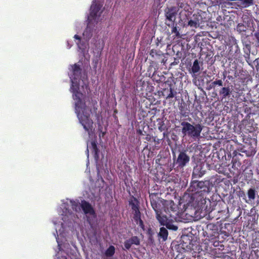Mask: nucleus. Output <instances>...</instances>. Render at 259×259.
<instances>
[{"mask_svg":"<svg viewBox=\"0 0 259 259\" xmlns=\"http://www.w3.org/2000/svg\"><path fill=\"white\" fill-rule=\"evenodd\" d=\"M213 185L209 181H193L191 183L183 197L180 200V204H183L184 210H215L220 209L218 202L206 201L204 195L208 193Z\"/></svg>","mask_w":259,"mask_h":259,"instance_id":"f257e3e1","label":"nucleus"},{"mask_svg":"<svg viewBox=\"0 0 259 259\" xmlns=\"http://www.w3.org/2000/svg\"><path fill=\"white\" fill-rule=\"evenodd\" d=\"M157 192H149V197L151 206L154 210H175L176 204L172 200L158 199Z\"/></svg>","mask_w":259,"mask_h":259,"instance_id":"f03ea898","label":"nucleus"},{"mask_svg":"<svg viewBox=\"0 0 259 259\" xmlns=\"http://www.w3.org/2000/svg\"><path fill=\"white\" fill-rule=\"evenodd\" d=\"M77 117L80 124L83 126V128L88 133L89 135L93 132V121L90 118V113L91 109L88 107L85 104L77 111Z\"/></svg>","mask_w":259,"mask_h":259,"instance_id":"7ed1b4c3","label":"nucleus"},{"mask_svg":"<svg viewBox=\"0 0 259 259\" xmlns=\"http://www.w3.org/2000/svg\"><path fill=\"white\" fill-rule=\"evenodd\" d=\"M192 236L188 235H183L181 237V243L184 252H192L193 256H196L197 253L200 252V247L198 242L193 239Z\"/></svg>","mask_w":259,"mask_h":259,"instance_id":"20e7f679","label":"nucleus"},{"mask_svg":"<svg viewBox=\"0 0 259 259\" xmlns=\"http://www.w3.org/2000/svg\"><path fill=\"white\" fill-rule=\"evenodd\" d=\"M181 125L182 126V133L184 136H188L195 139L200 137L203 129L201 124L193 125L188 122L183 121L181 123Z\"/></svg>","mask_w":259,"mask_h":259,"instance_id":"39448f33","label":"nucleus"},{"mask_svg":"<svg viewBox=\"0 0 259 259\" xmlns=\"http://www.w3.org/2000/svg\"><path fill=\"white\" fill-rule=\"evenodd\" d=\"M177 4L182 9L179 13V22L183 26H187L189 22V18L192 15V9L187 3L181 2L180 0H177Z\"/></svg>","mask_w":259,"mask_h":259,"instance_id":"423d86ee","label":"nucleus"},{"mask_svg":"<svg viewBox=\"0 0 259 259\" xmlns=\"http://www.w3.org/2000/svg\"><path fill=\"white\" fill-rule=\"evenodd\" d=\"M179 221L189 222L200 220L203 218H206L207 211H190L191 214L186 213V211H177Z\"/></svg>","mask_w":259,"mask_h":259,"instance_id":"0eeeda50","label":"nucleus"},{"mask_svg":"<svg viewBox=\"0 0 259 259\" xmlns=\"http://www.w3.org/2000/svg\"><path fill=\"white\" fill-rule=\"evenodd\" d=\"M78 80L71 79V86L70 90L73 94V98L75 101V109L78 111L79 109L84 105V102L81 100L82 94L79 92V85Z\"/></svg>","mask_w":259,"mask_h":259,"instance_id":"6e6552de","label":"nucleus"},{"mask_svg":"<svg viewBox=\"0 0 259 259\" xmlns=\"http://www.w3.org/2000/svg\"><path fill=\"white\" fill-rule=\"evenodd\" d=\"M156 218L161 225L166 226V228L172 231H177L178 227L174 224L175 218H172L170 215L163 214L162 211H156Z\"/></svg>","mask_w":259,"mask_h":259,"instance_id":"1a4fd4ad","label":"nucleus"},{"mask_svg":"<svg viewBox=\"0 0 259 259\" xmlns=\"http://www.w3.org/2000/svg\"><path fill=\"white\" fill-rule=\"evenodd\" d=\"M203 234L206 238L212 240L219 238V232L217 226L213 224H209L206 226L205 231H203Z\"/></svg>","mask_w":259,"mask_h":259,"instance_id":"9d476101","label":"nucleus"},{"mask_svg":"<svg viewBox=\"0 0 259 259\" xmlns=\"http://www.w3.org/2000/svg\"><path fill=\"white\" fill-rule=\"evenodd\" d=\"M61 201L60 208L62 210H70V208L73 210H77L79 208L78 199L73 200L66 198L62 200Z\"/></svg>","mask_w":259,"mask_h":259,"instance_id":"9b49d317","label":"nucleus"},{"mask_svg":"<svg viewBox=\"0 0 259 259\" xmlns=\"http://www.w3.org/2000/svg\"><path fill=\"white\" fill-rule=\"evenodd\" d=\"M180 8L177 6L167 7L164 10V16L166 20L170 22H175L176 16L180 11Z\"/></svg>","mask_w":259,"mask_h":259,"instance_id":"f8f14e48","label":"nucleus"},{"mask_svg":"<svg viewBox=\"0 0 259 259\" xmlns=\"http://www.w3.org/2000/svg\"><path fill=\"white\" fill-rule=\"evenodd\" d=\"M190 161V157L186 154L185 151H181L178 155L176 163L178 166L183 168Z\"/></svg>","mask_w":259,"mask_h":259,"instance_id":"ddd939ff","label":"nucleus"},{"mask_svg":"<svg viewBox=\"0 0 259 259\" xmlns=\"http://www.w3.org/2000/svg\"><path fill=\"white\" fill-rule=\"evenodd\" d=\"M201 12V11H200V12L194 13L193 15L192 19H190L188 22L189 26L197 28L199 26L200 24L203 22V18L200 14Z\"/></svg>","mask_w":259,"mask_h":259,"instance_id":"4468645a","label":"nucleus"},{"mask_svg":"<svg viewBox=\"0 0 259 259\" xmlns=\"http://www.w3.org/2000/svg\"><path fill=\"white\" fill-rule=\"evenodd\" d=\"M87 220L91 227H93L97 223L96 211H83Z\"/></svg>","mask_w":259,"mask_h":259,"instance_id":"2eb2a0df","label":"nucleus"},{"mask_svg":"<svg viewBox=\"0 0 259 259\" xmlns=\"http://www.w3.org/2000/svg\"><path fill=\"white\" fill-rule=\"evenodd\" d=\"M128 206L132 210H139L140 209V201L136 197L131 196L128 199Z\"/></svg>","mask_w":259,"mask_h":259,"instance_id":"dca6fc26","label":"nucleus"},{"mask_svg":"<svg viewBox=\"0 0 259 259\" xmlns=\"http://www.w3.org/2000/svg\"><path fill=\"white\" fill-rule=\"evenodd\" d=\"M72 80H79L81 75V69L78 64H74L72 66Z\"/></svg>","mask_w":259,"mask_h":259,"instance_id":"f3484780","label":"nucleus"},{"mask_svg":"<svg viewBox=\"0 0 259 259\" xmlns=\"http://www.w3.org/2000/svg\"><path fill=\"white\" fill-rule=\"evenodd\" d=\"M200 250H204L206 252H210L212 250V245L211 240L205 238V239L199 245Z\"/></svg>","mask_w":259,"mask_h":259,"instance_id":"a211bd4d","label":"nucleus"},{"mask_svg":"<svg viewBox=\"0 0 259 259\" xmlns=\"http://www.w3.org/2000/svg\"><path fill=\"white\" fill-rule=\"evenodd\" d=\"M232 89L230 87H222L219 91V95L222 97V99L229 97L232 94Z\"/></svg>","mask_w":259,"mask_h":259,"instance_id":"6ab92c4d","label":"nucleus"},{"mask_svg":"<svg viewBox=\"0 0 259 259\" xmlns=\"http://www.w3.org/2000/svg\"><path fill=\"white\" fill-rule=\"evenodd\" d=\"M101 7L102 6L100 4H93L91 6L90 16L93 19H95Z\"/></svg>","mask_w":259,"mask_h":259,"instance_id":"aec40b11","label":"nucleus"},{"mask_svg":"<svg viewBox=\"0 0 259 259\" xmlns=\"http://www.w3.org/2000/svg\"><path fill=\"white\" fill-rule=\"evenodd\" d=\"M200 67L199 62L197 59H196L193 62V65L190 70V73L192 74V77H196V74L200 71Z\"/></svg>","mask_w":259,"mask_h":259,"instance_id":"412c9836","label":"nucleus"},{"mask_svg":"<svg viewBox=\"0 0 259 259\" xmlns=\"http://www.w3.org/2000/svg\"><path fill=\"white\" fill-rule=\"evenodd\" d=\"M80 207L82 210H94L91 204L84 199L79 200V208L78 209H80Z\"/></svg>","mask_w":259,"mask_h":259,"instance_id":"4be33fe9","label":"nucleus"},{"mask_svg":"<svg viewBox=\"0 0 259 259\" xmlns=\"http://www.w3.org/2000/svg\"><path fill=\"white\" fill-rule=\"evenodd\" d=\"M134 219L136 224L144 230L145 229L143 221L141 219V211H135L134 216Z\"/></svg>","mask_w":259,"mask_h":259,"instance_id":"5701e85b","label":"nucleus"},{"mask_svg":"<svg viewBox=\"0 0 259 259\" xmlns=\"http://www.w3.org/2000/svg\"><path fill=\"white\" fill-rule=\"evenodd\" d=\"M95 48L94 49V52L96 51L98 55H101V52L104 47V42L103 40H98L96 41L95 44Z\"/></svg>","mask_w":259,"mask_h":259,"instance_id":"b1692460","label":"nucleus"},{"mask_svg":"<svg viewBox=\"0 0 259 259\" xmlns=\"http://www.w3.org/2000/svg\"><path fill=\"white\" fill-rule=\"evenodd\" d=\"M90 148L92 149V153H94L95 158H98L99 151L97 143L95 141H92Z\"/></svg>","mask_w":259,"mask_h":259,"instance_id":"393cba45","label":"nucleus"},{"mask_svg":"<svg viewBox=\"0 0 259 259\" xmlns=\"http://www.w3.org/2000/svg\"><path fill=\"white\" fill-rule=\"evenodd\" d=\"M219 239L211 240L212 245L213 247H218L219 250H222L224 249V246L223 244V242L219 241Z\"/></svg>","mask_w":259,"mask_h":259,"instance_id":"a878e982","label":"nucleus"},{"mask_svg":"<svg viewBox=\"0 0 259 259\" xmlns=\"http://www.w3.org/2000/svg\"><path fill=\"white\" fill-rule=\"evenodd\" d=\"M115 252V247L113 245H110L105 251V255L106 257H110L114 255Z\"/></svg>","mask_w":259,"mask_h":259,"instance_id":"bb28decb","label":"nucleus"},{"mask_svg":"<svg viewBox=\"0 0 259 259\" xmlns=\"http://www.w3.org/2000/svg\"><path fill=\"white\" fill-rule=\"evenodd\" d=\"M171 31L172 33L175 34L174 36L175 37H177L178 38L181 37V35L178 29L177 25L175 22H172V27Z\"/></svg>","mask_w":259,"mask_h":259,"instance_id":"cd10ccee","label":"nucleus"},{"mask_svg":"<svg viewBox=\"0 0 259 259\" xmlns=\"http://www.w3.org/2000/svg\"><path fill=\"white\" fill-rule=\"evenodd\" d=\"M74 38H75L76 39L78 40V41L76 42V44H77L79 49V50H84L85 48V43L81 41V37L79 35L75 34L74 36Z\"/></svg>","mask_w":259,"mask_h":259,"instance_id":"c85d7f7f","label":"nucleus"},{"mask_svg":"<svg viewBox=\"0 0 259 259\" xmlns=\"http://www.w3.org/2000/svg\"><path fill=\"white\" fill-rule=\"evenodd\" d=\"M158 235L162 238L163 241H165L167 239L168 236V231L167 229L164 227H161L160 229Z\"/></svg>","mask_w":259,"mask_h":259,"instance_id":"c756f323","label":"nucleus"},{"mask_svg":"<svg viewBox=\"0 0 259 259\" xmlns=\"http://www.w3.org/2000/svg\"><path fill=\"white\" fill-rule=\"evenodd\" d=\"M172 179L168 177L167 179L166 187L167 189H169L170 191H173L175 188V182L172 181Z\"/></svg>","mask_w":259,"mask_h":259,"instance_id":"7c9ffc66","label":"nucleus"},{"mask_svg":"<svg viewBox=\"0 0 259 259\" xmlns=\"http://www.w3.org/2000/svg\"><path fill=\"white\" fill-rule=\"evenodd\" d=\"M204 171H201L199 169V168H195L193 170L192 176L193 178H200L204 175Z\"/></svg>","mask_w":259,"mask_h":259,"instance_id":"2f4dec72","label":"nucleus"},{"mask_svg":"<svg viewBox=\"0 0 259 259\" xmlns=\"http://www.w3.org/2000/svg\"><path fill=\"white\" fill-rule=\"evenodd\" d=\"M243 8H247L253 4V0H240Z\"/></svg>","mask_w":259,"mask_h":259,"instance_id":"473e14b6","label":"nucleus"},{"mask_svg":"<svg viewBox=\"0 0 259 259\" xmlns=\"http://www.w3.org/2000/svg\"><path fill=\"white\" fill-rule=\"evenodd\" d=\"M256 191L253 188H250L247 191V195L250 200H254L255 198Z\"/></svg>","mask_w":259,"mask_h":259,"instance_id":"72a5a7b5","label":"nucleus"},{"mask_svg":"<svg viewBox=\"0 0 259 259\" xmlns=\"http://www.w3.org/2000/svg\"><path fill=\"white\" fill-rule=\"evenodd\" d=\"M218 85L219 87H223V82L222 79H216L215 80L211 82V83L210 84L209 87L210 88H214L215 86Z\"/></svg>","mask_w":259,"mask_h":259,"instance_id":"f704fd0d","label":"nucleus"},{"mask_svg":"<svg viewBox=\"0 0 259 259\" xmlns=\"http://www.w3.org/2000/svg\"><path fill=\"white\" fill-rule=\"evenodd\" d=\"M177 95V92L174 91V89H172L171 87V84H170L169 88V93L167 95L166 98L170 99L174 98Z\"/></svg>","mask_w":259,"mask_h":259,"instance_id":"c9c22d12","label":"nucleus"},{"mask_svg":"<svg viewBox=\"0 0 259 259\" xmlns=\"http://www.w3.org/2000/svg\"><path fill=\"white\" fill-rule=\"evenodd\" d=\"M237 30L239 32H245L246 30V27L242 23H239L237 26Z\"/></svg>","mask_w":259,"mask_h":259,"instance_id":"e433bc0d","label":"nucleus"},{"mask_svg":"<svg viewBox=\"0 0 259 259\" xmlns=\"http://www.w3.org/2000/svg\"><path fill=\"white\" fill-rule=\"evenodd\" d=\"M232 167L234 168H238L241 164V162L237 160L236 159H233L232 161Z\"/></svg>","mask_w":259,"mask_h":259,"instance_id":"4c0bfd02","label":"nucleus"},{"mask_svg":"<svg viewBox=\"0 0 259 259\" xmlns=\"http://www.w3.org/2000/svg\"><path fill=\"white\" fill-rule=\"evenodd\" d=\"M130 240L133 244L138 245L140 244V241L139 238L137 236H133Z\"/></svg>","mask_w":259,"mask_h":259,"instance_id":"58836bf2","label":"nucleus"},{"mask_svg":"<svg viewBox=\"0 0 259 259\" xmlns=\"http://www.w3.org/2000/svg\"><path fill=\"white\" fill-rule=\"evenodd\" d=\"M132 245H133V244L130 239L124 241V246L126 249H129L131 248Z\"/></svg>","mask_w":259,"mask_h":259,"instance_id":"ea45409f","label":"nucleus"},{"mask_svg":"<svg viewBox=\"0 0 259 259\" xmlns=\"http://www.w3.org/2000/svg\"><path fill=\"white\" fill-rule=\"evenodd\" d=\"M212 211H207L206 215V219L208 220H211L214 218V217L212 214Z\"/></svg>","mask_w":259,"mask_h":259,"instance_id":"a19ab883","label":"nucleus"},{"mask_svg":"<svg viewBox=\"0 0 259 259\" xmlns=\"http://www.w3.org/2000/svg\"><path fill=\"white\" fill-rule=\"evenodd\" d=\"M239 75V73L238 72V71L236 70V68L235 69V72L234 73V78H237V77H238Z\"/></svg>","mask_w":259,"mask_h":259,"instance_id":"79ce46f5","label":"nucleus"},{"mask_svg":"<svg viewBox=\"0 0 259 259\" xmlns=\"http://www.w3.org/2000/svg\"><path fill=\"white\" fill-rule=\"evenodd\" d=\"M149 240L151 243H153L154 239L152 235H150L149 237Z\"/></svg>","mask_w":259,"mask_h":259,"instance_id":"37998d69","label":"nucleus"},{"mask_svg":"<svg viewBox=\"0 0 259 259\" xmlns=\"http://www.w3.org/2000/svg\"><path fill=\"white\" fill-rule=\"evenodd\" d=\"M145 139H146V140H147L148 141H150V140H151V135H149V134L147 135V136H146V138H145Z\"/></svg>","mask_w":259,"mask_h":259,"instance_id":"c03bdc74","label":"nucleus"},{"mask_svg":"<svg viewBox=\"0 0 259 259\" xmlns=\"http://www.w3.org/2000/svg\"><path fill=\"white\" fill-rule=\"evenodd\" d=\"M137 133L139 135H144V134L143 133L142 131L140 129L137 131Z\"/></svg>","mask_w":259,"mask_h":259,"instance_id":"a18cd8bd","label":"nucleus"},{"mask_svg":"<svg viewBox=\"0 0 259 259\" xmlns=\"http://www.w3.org/2000/svg\"><path fill=\"white\" fill-rule=\"evenodd\" d=\"M227 77V73L226 71L223 72V79L225 80Z\"/></svg>","mask_w":259,"mask_h":259,"instance_id":"49530a36","label":"nucleus"},{"mask_svg":"<svg viewBox=\"0 0 259 259\" xmlns=\"http://www.w3.org/2000/svg\"><path fill=\"white\" fill-rule=\"evenodd\" d=\"M227 77H228V78L229 79H230V80H232V79H234V78H234V76H232V75H228V76H227Z\"/></svg>","mask_w":259,"mask_h":259,"instance_id":"de8ad7c7","label":"nucleus"},{"mask_svg":"<svg viewBox=\"0 0 259 259\" xmlns=\"http://www.w3.org/2000/svg\"><path fill=\"white\" fill-rule=\"evenodd\" d=\"M158 129L160 132H162L164 130L162 125L159 126Z\"/></svg>","mask_w":259,"mask_h":259,"instance_id":"09e8293b","label":"nucleus"},{"mask_svg":"<svg viewBox=\"0 0 259 259\" xmlns=\"http://www.w3.org/2000/svg\"><path fill=\"white\" fill-rule=\"evenodd\" d=\"M242 18L243 20V22H245V20L246 19V18L247 19L248 17L247 16H243Z\"/></svg>","mask_w":259,"mask_h":259,"instance_id":"8fccbe9b","label":"nucleus"},{"mask_svg":"<svg viewBox=\"0 0 259 259\" xmlns=\"http://www.w3.org/2000/svg\"><path fill=\"white\" fill-rule=\"evenodd\" d=\"M67 44H68V48H71V45H70V44H69V42H68V41H67Z\"/></svg>","mask_w":259,"mask_h":259,"instance_id":"3c124183","label":"nucleus"},{"mask_svg":"<svg viewBox=\"0 0 259 259\" xmlns=\"http://www.w3.org/2000/svg\"><path fill=\"white\" fill-rule=\"evenodd\" d=\"M151 55H152V54H153V50H151V52H150V54Z\"/></svg>","mask_w":259,"mask_h":259,"instance_id":"603ef678","label":"nucleus"},{"mask_svg":"<svg viewBox=\"0 0 259 259\" xmlns=\"http://www.w3.org/2000/svg\"><path fill=\"white\" fill-rule=\"evenodd\" d=\"M151 55H152V54H153V50H151V52H150V54Z\"/></svg>","mask_w":259,"mask_h":259,"instance_id":"864d4df0","label":"nucleus"},{"mask_svg":"<svg viewBox=\"0 0 259 259\" xmlns=\"http://www.w3.org/2000/svg\"><path fill=\"white\" fill-rule=\"evenodd\" d=\"M253 211H250V213H248L247 214H251V212H252Z\"/></svg>","mask_w":259,"mask_h":259,"instance_id":"5fc2aeb1","label":"nucleus"},{"mask_svg":"<svg viewBox=\"0 0 259 259\" xmlns=\"http://www.w3.org/2000/svg\"><path fill=\"white\" fill-rule=\"evenodd\" d=\"M160 80L161 81H163V80H162V78H161L160 79Z\"/></svg>","mask_w":259,"mask_h":259,"instance_id":"6e6d98bb","label":"nucleus"},{"mask_svg":"<svg viewBox=\"0 0 259 259\" xmlns=\"http://www.w3.org/2000/svg\"><path fill=\"white\" fill-rule=\"evenodd\" d=\"M240 209V207H239L237 209V210H239Z\"/></svg>","mask_w":259,"mask_h":259,"instance_id":"4d7b16f0","label":"nucleus"},{"mask_svg":"<svg viewBox=\"0 0 259 259\" xmlns=\"http://www.w3.org/2000/svg\"><path fill=\"white\" fill-rule=\"evenodd\" d=\"M241 213H242V211H240L239 215H241Z\"/></svg>","mask_w":259,"mask_h":259,"instance_id":"13d9d810","label":"nucleus"},{"mask_svg":"<svg viewBox=\"0 0 259 259\" xmlns=\"http://www.w3.org/2000/svg\"><path fill=\"white\" fill-rule=\"evenodd\" d=\"M253 209H254L253 208H251V209H250V211L253 210Z\"/></svg>","mask_w":259,"mask_h":259,"instance_id":"bf43d9fd","label":"nucleus"},{"mask_svg":"<svg viewBox=\"0 0 259 259\" xmlns=\"http://www.w3.org/2000/svg\"><path fill=\"white\" fill-rule=\"evenodd\" d=\"M174 259H177L176 258H175Z\"/></svg>","mask_w":259,"mask_h":259,"instance_id":"052dcab7","label":"nucleus"}]
</instances>
